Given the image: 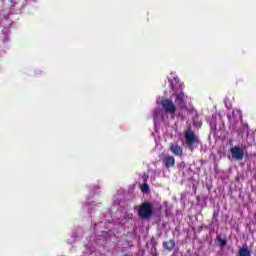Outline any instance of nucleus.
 <instances>
[{
    "label": "nucleus",
    "instance_id": "f257e3e1",
    "mask_svg": "<svg viewBox=\"0 0 256 256\" xmlns=\"http://www.w3.org/2000/svg\"><path fill=\"white\" fill-rule=\"evenodd\" d=\"M185 145L189 151H195L197 149V145H201V139L199 135L195 134L191 128H188L184 132Z\"/></svg>",
    "mask_w": 256,
    "mask_h": 256
},
{
    "label": "nucleus",
    "instance_id": "f03ea898",
    "mask_svg": "<svg viewBox=\"0 0 256 256\" xmlns=\"http://www.w3.org/2000/svg\"><path fill=\"white\" fill-rule=\"evenodd\" d=\"M161 106L163 107L166 115H170L172 119H175V113H177V106L171 99H162Z\"/></svg>",
    "mask_w": 256,
    "mask_h": 256
},
{
    "label": "nucleus",
    "instance_id": "7ed1b4c3",
    "mask_svg": "<svg viewBox=\"0 0 256 256\" xmlns=\"http://www.w3.org/2000/svg\"><path fill=\"white\" fill-rule=\"evenodd\" d=\"M138 215L140 219H149L153 215V205L149 202H144L138 210Z\"/></svg>",
    "mask_w": 256,
    "mask_h": 256
},
{
    "label": "nucleus",
    "instance_id": "20e7f679",
    "mask_svg": "<svg viewBox=\"0 0 256 256\" xmlns=\"http://www.w3.org/2000/svg\"><path fill=\"white\" fill-rule=\"evenodd\" d=\"M230 153L232 155V158L236 161H243V158L245 157V152L243 151V148L239 146H234L230 149Z\"/></svg>",
    "mask_w": 256,
    "mask_h": 256
},
{
    "label": "nucleus",
    "instance_id": "39448f33",
    "mask_svg": "<svg viewBox=\"0 0 256 256\" xmlns=\"http://www.w3.org/2000/svg\"><path fill=\"white\" fill-rule=\"evenodd\" d=\"M159 119H161V108L158 107L153 111V121L155 125V132H152L153 137H155L156 134L159 135V125H157Z\"/></svg>",
    "mask_w": 256,
    "mask_h": 256
},
{
    "label": "nucleus",
    "instance_id": "423d86ee",
    "mask_svg": "<svg viewBox=\"0 0 256 256\" xmlns=\"http://www.w3.org/2000/svg\"><path fill=\"white\" fill-rule=\"evenodd\" d=\"M163 164L165 165L166 169H171V167H175V157L165 156L163 158Z\"/></svg>",
    "mask_w": 256,
    "mask_h": 256
},
{
    "label": "nucleus",
    "instance_id": "0eeeda50",
    "mask_svg": "<svg viewBox=\"0 0 256 256\" xmlns=\"http://www.w3.org/2000/svg\"><path fill=\"white\" fill-rule=\"evenodd\" d=\"M170 151L174 154V155H178L181 156L183 155V148L181 146H179V144H172L170 146Z\"/></svg>",
    "mask_w": 256,
    "mask_h": 256
},
{
    "label": "nucleus",
    "instance_id": "6e6552de",
    "mask_svg": "<svg viewBox=\"0 0 256 256\" xmlns=\"http://www.w3.org/2000/svg\"><path fill=\"white\" fill-rule=\"evenodd\" d=\"M176 103L180 107H183L185 105V93L180 92V93L176 94Z\"/></svg>",
    "mask_w": 256,
    "mask_h": 256
},
{
    "label": "nucleus",
    "instance_id": "1a4fd4ad",
    "mask_svg": "<svg viewBox=\"0 0 256 256\" xmlns=\"http://www.w3.org/2000/svg\"><path fill=\"white\" fill-rule=\"evenodd\" d=\"M238 255L239 256H251V252L249 251L247 244H245L242 248L239 249Z\"/></svg>",
    "mask_w": 256,
    "mask_h": 256
},
{
    "label": "nucleus",
    "instance_id": "9d476101",
    "mask_svg": "<svg viewBox=\"0 0 256 256\" xmlns=\"http://www.w3.org/2000/svg\"><path fill=\"white\" fill-rule=\"evenodd\" d=\"M163 247L168 251H173L175 249V241L169 240L168 242H163Z\"/></svg>",
    "mask_w": 256,
    "mask_h": 256
},
{
    "label": "nucleus",
    "instance_id": "9b49d317",
    "mask_svg": "<svg viewBox=\"0 0 256 256\" xmlns=\"http://www.w3.org/2000/svg\"><path fill=\"white\" fill-rule=\"evenodd\" d=\"M133 219V213H125L122 216V220L120 221V223H127V221Z\"/></svg>",
    "mask_w": 256,
    "mask_h": 256
},
{
    "label": "nucleus",
    "instance_id": "f8f14e48",
    "mask_svg": "<svg viewBox=\"0 0 256 256\" xmlns=\"http://www.w3.org/2000/svg\"><path fill=\"white\" fill-rule=\"evenodd\" d=\"M140 189L142 193H150L151 189H149V184L147 182H143L140 184Z\"/></svg>",
    "mask_w": 256,
    "mask_h": 256
},
{
    "label": "nucleus",
    "instance_id": "ddd939ff",
    "mask_svg": "<svg viewBox=\"0 0 256 256\" xmlns=\"http://www.w3.org/2000/svg\"><path fill=\"white\" fill-rule=\"evenodd\" d=\"M2 33H3V35H4V43H7V41H9V37H7V35H9V33H11V31L9 30V29H7V28H4L3 30H2Z\"/></svg>",
    "mask_w": 256,
    "mask_h": 256
},
{
    "label": "nucleus",
    "instance_id": "4468645a",
    "mask_svg": "<svg viewBox=\"0 0 256 256\" xmlns=\"http://www.w3.org/2000/svg\"><path fill=\"white\" fill-rule=\"evenodd\" d=\"M217 240L219 242L220 247H227V240L221 238V236H217Z\"/></svg>",
    "mask_w": 256,
    "mask_h": 256
},
{
    "label": "nucleus",
    "instance_id": "2eb2a0df",
    "mask_svg": "<svg viewBox=\"0 0 256 256\" xmlns=\"http://www.w3.org/2000/svg\"><path fill=\"white\" fill-rule=\"evenodd\" d=\"M94 207H95V202H88V213H91Z\"/></svg>",
    "mask_w": 256,
    "mask_h": 256
},
{
    "label": "nucleus",
    "instance_id": "dca6fc26",
    "mask_svg": "<svg viewBox=\"0 0 256 256\" xmlns=\"http://www.w3.org/2000/svg\"><path fill=\"white\" fill-rule=\"evenodd\" d=\"M149 179V175H147V174H143L142 175V181H143V183H147V180Z\"/></svg>",
    "mask_w": 256,
    "mask_h": 256
},
{
    "label": "nucleus",
    "instance_id": "f3484780",
    "mask_svg": "<svg viewBox=\"0 0 256 256\" xmlns=\"http://www.w3.org/2000/svg\"><path fill=\"white\" fill-rule=\"evenodd\" d=\"M11 3V11H13V7H15V5H17L16 2H14L13 0H9Z\"/></svg>",
    "mask_w": 256,
    "mask_h": 256
},
{
    "label": "nucleus",
    "instance_id": "a211bd4d",
    "mask_svg": "<svg viewBox=\"0 0 256 256\" xmlns=\"http://www.w3.org/2000/svg\"><path fill=\"white\" fill-rule=\"evenodd\" d=\"M72 237H77V232H73Z\"/></svg>",
    "mask_w": 256,
    "mask_h": 256
},
{
    "label": "nucleus",
    "instance_id": "6ab92c4d",
    "mask_svg": "<svg viewBox=\"0 0 256 256\" xmlns=\"http://www.w3.org/2000/svg\"><path fill=\"white\" fill-rule=\"evenodd\" d=\"M155 143H156V145H159V140L156 139V140H155Z\"/></svg>",
    "mask_w": 256,
    "mask_h": 256
},
{
    "label": "nucleus",
    "instance_id": "aec40b11",
    "mask_svg": "<svg viewBox=\"0 0 256 256\" xmlns=\"http://www.w3.org/2000/svg\"><path fill=\"white\" fill-rule=\"evenodd\" d=\"M94 189H99V187H98V186H96Z\"/></svg>",
    "mask_w": 256,
    "mask_h": 256
},
{
    "label": "nucleus",
    "instance_id": "412c9836",
    "mask_svg": "<svg viewBox=\"0 0 256 256\" xmlns=\"http://www.w3.org/2000/svg\"><path fill=\"white\" fill-rule=\"evenodd\" d=\"M157 103H159V99H157Z\"/></svg>",
    "mask_w": 256,
    "mask_h": 256
}]
</instances>
